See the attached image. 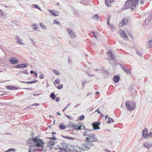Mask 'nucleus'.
I'll return each mask as SVG.
<instances>
[{
    "label": "nucleus",
    "instance_id": "nucleus-12",
    "mask_svg": "<svg viewBox=\"0 0 152 152\" xmlns=\"http://www.w3.org/2000/svg\"><path fill=\"white\" fill-rule=\"evenodd\" d=\"M120 33V35L121 37H124L125 39H128V37L124 31L121 30L119 32Z\"/></svg>",
    "mask_w": 152,
    "mask_h": 152
},
{
    "label": "nucleus",
    "instance_id": "nucleus-33",
    "mask_svg": "<svg viewBox=\"0 0 152 152\" xmlns=\"http://www.w3.org/2000/svg\"><path fill=\"white\" fill-rule=\"evenodd\" d=\"M38 81L37 80H35L32 81H28L26 82V83L27 84H32L36 83Z\"/></svg>",
    "mask_w": 152,
    "mask_h": 152
},
{
    "label": "nucleus",
    "instance_id": "nucleus-25",
    "mask_svg": "<svg viewBox=\"0 0 152 152\" xmlns=\"http://www.w3.org/2000/svg\"><path fill=\"white\" fill-rule=\"evenodd\" d=\"M49 12L51 14L54 16H57V15L56 13V12L54 11V10H49Z\"/></svg>",
    "mask_w": 152,
    "mask_h": 152
},
{
    "label": "nucleus",
    "instance_id": "nucleus-9",
    "mask_svg": "<svg viewBox=\"0 0 152 152\" xmlns=\"http://www.w3.org/2000/svg\"><path fill=\"white\" fill-rule=\"evenodd\" d=\"M28 66V64H19L14 66V67L15 68H23L27 67Z\"/></svg>",
    "mask_w": 152,
    "mask_h": 152
},
{
    "label": "nucleus",
    "instance_id": "nucleus-22",
    "mask_svg": "<svg viewBox=\"0 0 152 152\" xmlns=\"http://www.w3.org/2000/svg\"><path fill=\"white\" fill-rule=\"evenodd\" d=\"M129 103H130V105L131 106V107L133 110L135 108L136 106L135 103L133 102H130Z\"/></svg>",
    "mask_w": 152,
    "mask_h": 152
},
{
    "label": "nucleus",
    "instance_id": "nucleus-54",
    "mask_svg": "<svg viewBox=\"0 0 152 152\" xmlns=\"http://www.w3.org/2000/svg\"><path fill=\"white\" fill-rule=\"evenodd\" d=\"M3 12L1 11V12H0V17L1 18H2L3 17Z\"/></svg>",
    "mask_w": 152,
    "mask_h": 152
},
{
    "label": "nucleus",
    "instance_id": "nucleus-35",
    "mask_svg": "<svg viewBox=\"0 0 152 152\" xmlns=\"http://www.w3.org/2000/svg\"><path fill=\"white\" fill-rule=\"evenodd\" d=\"M92 146H91L90 145H89L88 143H87V145H86V146L85 147H86V151L89 150L91 148V147Z\"/></svg>",
    "mask_w": 152,
    "mask_h": 152
},
{
    "label": "nucleus",
    "instance_id": "nucleus-27",
    "mask_svg": "<svg viewBox=\"0 0 152 152\" xmlns=\"http://www.w3.org/2000/svg\"><path fill=\"white\" fill-rule=\"evenodd\" d=\"M147 44L148 48L152 47V40L148 41L147 42Z\"/></svg>",
    "mask_w": 152,
    "mask_h": 152
},
{
    "label": "nucleus",
    "instance_id": "nucleus-23",
    "mask_svg": "<svg viewBox=\"0 0 152 152\" xmlns=\"http://www.w3.org/2000/svg\"><path fill=\"white\" fill-rule=\"evenodd\" d=\"M99 16L97 14L94 15L91 18L93 19L99 20Z\"/></svg>",
    "mask_w": 152,
    "mask_h": 152
},
{
    "label": "nucleus",
    "instance_id": "nucleus-17",
    "mask_svg": "<svg viewBox=\"0 0 152 152\" xmlns=\"http://www.w3.org/2000/svg\"><path fill=\"white\" fill-rule=\"evenodd\" d=\"M55 144V140H50L47 143V146L49 147L50 146H53Z\"/></svg>",
    "mask_w": 152,
    "mask_h": 152
},
{
    "label": "nucleus",
    "instance_id": "nucleus-14",
    "mask_svg": "<svg viewBox=\"0 0 152 152\" xmlns=\"http://www.w3.org/2000/svg\"><path fill=\"white\" fill-rule=\"evenodd\" d=\"M114 1V0H106L105 2L106 6L110 7L111 6V4Z\"/></svg>",
    "mask_w": 152,
    "mask_h": 152
},
{
    "label": "nucleus",
    "instance_id": "nucleus-41",
    "mask_svg": "<svg viewBox=\"0 0 152 152\" xmlns=\"http://www.w3.org/2000/svg\"><path fill=\"white\" fill-rule=\"evenodd\" d=\"M127 75H130L131 73L126 68L124 70Z\"/></svg>",
    "mask_w": 152,
    "mask_h": 152
},
{
    "label": "nucleus",
    "instance_id": "nucleus-4",
    "mask_svg": "<svg viewBox=\"0 0 152 152\" xmlns=\"http://www.w3.org/2000/svg\"><path fill=\"white\" fill-rule=\"evenodd\" d=\"M100 124V122L99 121H96L92 124V126H93V129L94 130H98L100 129L99 127Z\"/></svg>",
    "mask_w": 152,
    "mask_h": 152
},
{
    "label": "nucleus",
    "instance_id": "nucleus-15",
    "mask_svg": "<svg viewBox=\"0 0 152 152\" xmlns=\"http://www.w3.org/2000/svg\"><path fill=\"white\" fill-rule=\"evenodd\" d=\"M125 105L126 108L130 111H132L133 110L131 106L130 105V103H129V102H126L125 103Z\"/></svg>",
    "mask_w": 152,
    "mask_h": 152
},
{
    "label": "nucleus",
    "instance_id": "nucleus-51",
    "mask_svg": "<svg viewBox=\"0 0 152 152\" xmlns=\"http://www.w3.org/2000/svg\"><path fill=\"white\" fill-rule=\"evenodd\" d=\"M79 148L82 151H86V149L85 148H84L83 147H80Z\"/></svg>",
    "mask_w": 152,
    "mask_h": 152
},
{
    "label": "nucleus",
    "instance_id": "nucleus-45",
    "mask_svg": "<svg viewBox=\"0 0 152 152\" xmlns=\"http://www.w3.org/2000/svg\"><path fill=\"white\" fill-rule=\"evenodd\" d=\"M54 83L55 84H59L60 83V81L58 79H56L54 81Z\"/></svg>",
    "mask_w": 152,
    "mask_h": 152
},
{
    "label": "nucleus",
    "instance_id": "nucleus-44",
    "mask_svg": "<svg viewBox=\"0 0 152 152\" xmlns=\"http://www.w3.org/2000/svg\"><path fill=\"white\" fill-rule=\"evenodd\" d=\"M53 72L55 74L57 75H59L60 74V73L58 72V71L56 70H53Z\"/></svg>",
    "mask_w": 152,
    "mask_h": 152
},
{
    "label": "nucleus",
    "instance_id": "nucleus-2",
    "mask_svg": "<svg viewBox=\"0 0 152 152\" xmlns=\"http://www.w3.org/2000/svg\"><path fill=\"white\" fill-rule=\"evenodd\" d=\"M95 134H89L88 137L86 138V142L88 143L91 146H93L94 144L92 142L98 141L97 138L95 137Z\"/></svg>",
    "mask_w": 152,
    "mask_h": 152
},
{
    "label": "nucleus",
    "instance_id": "nucleus-43",
    "mask_svg": "<svg viewBox=\"0 0 152 152\" xmlns=\"http://www.w3.org/2000/svg\"><path fill=\"white\" fill-rule=\"evenodd\" d=\"M87 82V80H82L81 81V83L82 84V86H83V87L84 86V84L86 83Z\"/></svg>",
    "mask_w": 152,
    "mask_h": 152
},
{
    "label": "nucleus",
    "instance_id": "nucleus-37",
    "mask_svg": "<svg viewBox=\"0 0 152 152\" xmlns=\"http://www.w3.org/2000/svg\"><path fill=\"white\" fill-rule=\"evenodd\" d=\"M10 151H12L13 152L15 151V149L14 148H10L7 150V151H5V152H9Z\"/></svg>",
    "mask_w": 152,
    "mask_h": 152
},
{
    "label": "nucleus",
    "instance_id": "nucleus-63",
    "mask_svg": "<svg viewBox=\"0 0 152 152\" xmlns=\"http://www.w3.org/2000/svg\"><path fill=\"white\" fill-rule=\"evenodd\" d=\"M95 111L97 112L98 114L100 113H101V112L99 111V110L98 109L96 110Z\"/></svg>",
    "mask_w": 152,
    "mask_h": 152
},
{
    "label": "nucleus",
    "instance_id": "nucleus-20",
    "mask_svg": "<svg viewBox=\"0 0 152 152\" xmlns=\"http://www.w3.org/2000/svg\"><path fill=\"white\" fill-rule=\"evenodd\" d=\"M15 39H16V42H17V43H18V44H20V45L23 44V43L21 42L22 40L20 39H19L18 36H16V37L15 38Z\"/></svg>",
    "mask_w": 152,
    "mask_h": 152
},
{
    "label": "nucleus",
    "instance_id": "nucleus-7",
    "mask_svg": "<svg viewBox=\"0 0 152 152\" xmlns=\"http://www.w3.org/2000/svg\"><path fill=\"white\" fill-rule=\"evenodd\" d=\"M66 31L68 32V35L71 38H74L76 37V35L75 34V33L70 28H68L66 30Z\"/></svg>",
    "mask_w": 152,
    "mask_h": 152
},
{
    "label": "nucleus",
    "instance_id": "nucleus-46",
    "mask_svg": "<svg viewBox=\"0 0 152 152\" xmlns=\"http://www.w3.org/2000/svg\"><path fill=\"white\" fill-rule=\"evenodd\" d=\"M63 86L62 84H60L59 86H58L57 87V88L59 89H61L62 88H63Z\"/></svg>",
    "mask_w": 152,
    "mask_h": 152
},
{
    "label": "nucleus",
    "instance_id": "nucleus-1",
    "mask_svg": "<svg viewBox=\"0 0 152 152\" xmlns=\"http://www.w3.org/2000/svg\"><path fill=\"white\" fill-rule=\"evenodd\" d=\"M32 141L34 143V146L35 147L42 148V149L40 150V151L43 150L45 143L43 141V140L39 138L38 137L36 136L33 138H30L27 140L28 144L31 143Z\"/></svg>",
    "mask_w": 152,
    "mask_h": 152
},
{
    "label": "nucleus",
    "instance_id": "nucleus-26",
    "mask_svg": "<svg viewBox=\"0 0 152 152\" xmlns=\"http://www.w3.org/2000/svg\"><path fill=\"white\" fill-rule=\"evenodd\" d=\"M66 148H59L60 151L58 152H68L66 149Z\"/></svg>",
    "mask_w": 152,
    "mask_h": 152
},
{
    "label": "nucleus",
    "instance_id": "nucleus-32",
    "mask_svg": "<svg viewBox=\"0 0 152 152\" xmlns=\"http://www.w3.org/2000/svg\"><path fill=\"white\" fill-rule=\"evenodd\" d=\"M114 121L113 119L110 118H109L107 121V123L110 124L112 122H113Z\"/></svg>",
    "mask_w": 152,
    "mask_h": 152
},
{
    "label": "nucleus",
    "instance_id": "nucleus-30",
    "mask_svg": "<svg viewBox=\"0 0 152 152\" xmlns=\"http://www.w3.org/2000/svg\"><path fill=\"white\" fill-rule=\"evenodd\" d=\"M61 144L63 145V148H66V147H67V145H68L64 141L61 142Z\"/></svg>",
    "mask_w": 152,
    "mask_h": 152
},
{
    "label": "nucleus",
    "instance_id": "nucleus-52",
    "mask_svg": "<svg viewBox=\"0 0 152 152\" xmlns=\"http://www.w3.org/2000/svg\"><path fill=\"white\" fill-rule=\"evenodd\" d=\"M34 27V28L35 29H37L38 28V27L37 26V24H34L33 26Z\"/></svg>",
    "mask_w": 152,
    "mask_h": 152
},
{
    "label": "nucleus",
    "instance_id": "nucleus-48",
    "mask_svg": "<svg viewBox=\"0 0 152 152\" xmlns=\"http://www.w3.org/2000/svg\"><path fill=\"white\" fill-rule=\"evenodd\" d=\"M85 72L86 74L88 75L89 77H94V75L89 74L86 71H85Z\"/></svg>",
    "mask_w": 152,
    "mask_h": 152
},
{
    "label": "nucleus",
    "instance_id": "nucleus-42",
    "mask_svg": "<svg viewBox=\"0 0 152 152\" xmlns=\"http://www.w3.org/2000/svg\"><path fill=\"white\" fill-rule=\"evenodd\" d=\"M32 5L34 6V7L35 8L37 9L40 10H41L40 8L37 4H33Z\"/></svg>",
    "mask_w": 152,
    "mask_h": 152
},
{
    "label": "nucleus",
    "instance_id": "nucleus-36",
    "mask_svg": "<svg viewBox=\"0 0 152 152\" xmlns=\"http://www.w3.org/2000/svg\"><path fill=\"white\" fill-rule=\"evenodd\" d=\"M85 116L83 115H82L80 116L78 119L80 121H82L84 119Z\"/></svg>",
    "mask_w": 152,
    "mask_h": 152
},
{
    "label": "nucleus",
    "instance_id": "nucleus-50",
    "mask_svg": "<svg viewBox=\"0 0 152 152\" xmlns=\"http://www.w3.org/2000/svg\"><path fill=\"white\" fill-rule=\"evenodd\" d=\"M44 76L43 74H42L39 76V77L41 79H43L44 78Z\"/></svg>",
    "mask_w": 152,
    "mask_h": 152
},
{
    "label": "nucleus",
    "instance_id": "nucleus-8",
    "mask_svg": "<svg viewBox=\"0 0 152 152\" xmlns=\"http://www.w3.org/2000/svg\"><path fill=\"white\" fill-rule=\"evenodd\" d=\"M9 61L11 64H15L18 62V61L16 58H14L13 57H10L9 59Z\"/></svg>",
    "mask_w": 152,
    "mask_h": 152
},
{
    "label": "nucleus",
    "instance_id": "nucleus-58",
    "mask_svg": "<svg viewBox=\"0 0 152 152\" xmlns=\"http://www.w3.org/2000/svg\"><path fill=\"white\" fill-rule=\"evenodd\" d=\"M39 104L38 103H34L33 104H32L31 106H38L39 105Z\"/></svg>",
    "mask_w": 152,
    "mask_h": 152
},
{
    "label": "nucleus",
    "instance_id": "nucleus-53",
    "mask_svg": "<svg viewBox=\"0 0 152 152\" xmlns=\"http://www.w3.org/2000/svg\"><path fill=\"white\" fill-rule=\"evenodd\" d=\"M67 139H69V140H72L75 139L74 138L72 137H69V136H67Z\"/></svg>",
    "mask_w": 152,
    "mask_h": 152
},
{
    "label": "nucleus",
    "instance_id": "nucleus-34",
    "mask_svg": "<svg viewBox=\"0 0 152 152\" xmlns=\"http://www.w3.org/2000/svg\"><path fill=\"white\" fill-rule=\"evenodd\" d=\"M151 17H148L145 20V23L146 25L149 24V21L150 20V19L151 18Z\"/></svg>",
    "mask_w": 152,
    "mask_h": 152
},
{
    "label": "nucleus",
    "instance_id": "nucleus-29",
    "mask_svg": "<svg viewBox=\"0 0 152 152\" xmlns=\"http://www.w3.org/2000/svg\"><path fill=\"white\" fill-rule=\"evenodd\" d=\"M51 98L53 99H54L56 97V96L54 93V92L52 93L50 95Z\"/></svg>",
    "mask_w": 152,
    "mask_h": 152
},
{
    "label": "nucleus",
    "instance_id": "nucleus-47",
    "mask_svg": "<svg viewBox=\"0 0 152 152\" xmlns=\"http://www.w3.org/2000/svg\"><path fill=\"white\" fill-rule=\"evenodd\" d=\"M53 22H54V24H56L57 25L60 24L59 22L57 20H54Z\"/></svg>",
    "mask_w": 152,
    "mask_h": 152
},
{
    "label": "nucleus",
    "instance_id": "nucleus-62",
    "mask_svg": "<svg viewBox=\"0 0 152 152\" xmlns=\"http://www.w3.org/2000/svg\"><path fill=\"white\" fill-rule=\"evenodd\" d=\"M113 63L114 64H116V61L115 60H113Z\"/></svg>",
    "mask_w": 152,
    "mask_h": 152
},
{
    "label": "nucleus",
    "instance_id": "nucleus-64",
    "mask_svg": "<svg viewBox=\"0 0 152 152\" xmlns=\"http://www.w3.org/2000/svg\"><path fill=\"white\" fill-rule=\"evenodd\" d=\"M83 129H84V130H87V129H86V128L85 126L84 125H83Z\"/></svg>",
    "mask_w": 152,
    "mask_h": 152
},
{
    "label": "nucleus",
    "instance_id": "nucleus-18",
    "mask_svg": "<svg viewBox=\"0 0 152 152\" xmlns=\"http://www.w3.org/2000/svg\"><path fill=\"white\" fill-rule=\"evenodd\" d=\"M128 20L127 18H124L122 20V23H121L120 24V25L121 23H122V25H124L127 24V22Z\"/></svg>",
    "mask_w": 152,
    "mask_h": 152
},
{
    "label": "nucleus",
    "instance_id": "nucleus-31",
    "mask_svg": "<svg viewBox=\"0 0 152 152\" xmlns=\"http://www.w3.org/2000/svg\"><path fill=\"white\" fill-rule=\"evenodd\" d=\"M87 0H81V1H80L81 3L84 5H87L88 3L87 2Z\"/></svg>",
    "mask_w": 152,
    "mask_h": 152
},
{
    "label": "nucleus",
    "instance_id": "nucleus-19",
    "mask_svg": "<svg viewBox=\"0 0 152 152\" xmlns=\"http://www.w3.org/2000/svg\"><path fill=\"white\" fill-rule=\"evenodd\" d=\"M102 70L103 71V73L105 74L104 77L105 78H107L108 76H109L110 73L108 71L102 69Z\"/></svg>",
    "mask_w": 152,
    "mask_h": 152
},
{
    "label": "nucleus",
    "instance_id": "nucleus-5",
    "mask_svg": "<svg viewBox=\"0 0 152 152\" xmlns=\"http://www.w3.org/2000/svg\"><path fill=\"white\" fill-rule=\"evenodd\" d=\"M75 147L73 145H68L66 147L69 150L68 152H81L78 151L75 148H74Z\"/></svg>",
    "mask_w": 152,
    "mask_h": 152
},
{
    "label": "nucleus",
    "instance_id": "nucleus-28",
    "mask_svg": "<svg viewBox=\"0 0 152 152\" xmlns=\"http://www.w3.org/2000/svg\"><path fill=\"white\" fill-rule=\"evenodd\" d=\"M63 123H61L59 125V128L62 130H63L65 129V127H66V126H64L63 125Z\"/></svg>",
    "mask_w": 152,
    "mask_h": 152
},
{
    "label": "nucleus",
    "instance_id": "nucleus-10",
    "mask_svg": "<svg viewBox=\"0 0 152 152\" xmlns=\"http://www.w3.org/2000/svg\"><path fill=\"white\" fill-rule=\"evenodd\" d=\"M148 129L145 128L142 131V136L144 138H148Z\"/></svg>",
    "mask_w": 152,
    "mask_h": 152
},
{
    "label": "nucleus",
    "instance_id": "nucleus-24",
    "mask_svg": "<svg viewBox=\"0 0 152 152\" xmlns=\"http://www.w3.org/2000/svg\"><path fill=\"white\" fill-rule=\"evenodd\" d=\"M137 54L140 56H142V50H136Z\"/></svg>",
    "mask_w": 152,
    "mask_h": 152
},
{
    "label": "nucleus",
    "instance_id": "nucleus-39",
    "mask_svg": "<svg viewBox=\"0 0 152 152\" xmlns=\"http://www.w3.org/2000/svg\"><path fill=\"white\" fill-rule=\"evenodd\" d=\"M84 132L83 134V136H88V131L87 130H84Z\"/></svg>",
    "mask_w": 152,
    "mask_h": 152
},
{
    "label": "nucleus",
    "instance_id": "nucleus-16",
    "mask_svg": "<svg viewBox=\"0 0 152 152\" xmlns=\"http://www.w3.org/2000/svg\"><path fill=\"white\" fill-rule=\"evenodd\" d=\"M120 79V77L118 75L115 76L113 78V81L115 83H118L119 80Z\"/></svg>",
    "mask_w": 152,
    "mask_h": 152
},
{
    "label": "nucleus",
    "instance_id": "nucleus-3",
    "mask_svg": "<svg viewBox=\"0 0 152 152\" xmlns=\"http://www.w3.org/2000/svg\"><path fill=\"white\" fill-rule=\"evenodd\" d=\"M66 127H69L70 128H71L72 127H73L75 129L77 130H81V128L82 127V125H80L79 126H78L76 124L73 123V124H68L66 126Z\"/></svg>",
    "mask_w": 152,
    "mask_h": 152
},
{
    "label": "nucleus",
    "instance_id": "nucleus-11",
    "mask_svg": "<svg viewBox=\"0 0 152 152\" xmlns=\"http://www.w3.org/2000/svg\"><path fill=\"white\" fill-rule=\"evenodd\" d=\"M132 3V10H133L138 2V0H131Z\"/></svg>",
    "mask_w": 152,
    "mask_h": 152
},
{
    "label": "nucleus",
    "instance_id": "nucleus-59",
    "mask_svg": "<svg viewBox=\"0 0 152 152\" xmlns=\"http://www.w3.org/2000/svg\"><path fill=\"white\" fill-rule=\"evenodd\" d=\"M93 34L94 36L96 38V33L94 32H93Z\"/></svg>",
    "mask_w": 152,
    "mask_h": 152
},
{
    "label": "nucleus",
    "instance_id": "nucleus-6",
    "mask_svg": "<svg viewBox=\"0 0 152 152\" xmlns=\"http://www.w3.org/2000/svg\"><path fill=\"white\" fill-rule=\"evenodd\" d=\"M131 1V0H128L126 1L124 6V9H127L131 7L132 10V3Z\"/></svg>",
    "mask_w": 152,
    "mask_h": 152
},
{
    "label": "nucleus",
    "instance_id": "nucleus-60",
    "mask_svg": "<svg viewBox=\"0 0 152 152\" xmlns=\"http://www.w3.org/2000/svg\"><path fill=\"white\" fill-rule=\"evenodd\" d=\"M65 115L67 117L70 119H72V118H71V116L70 115H67L66 114H65Z\"/></svg>",
    "mask_w": 152,
    "mask_h": 152
},
{
    "label": "nucleus",
    "instance_id": "nucleus-13",
    "mask_svg": "<svg viewBox=\"0 0 152 152\" xmlns=\"http://www.w3.org/2000/svg\"><path fill=\"white\" fill-rule=\"evenodd\" d=\"M110 50L107 53H108V56L109 57L111 58L110 60V61H109V62H110V63H111V64H112V63H111L110 61L111 60H114L115 58V56L113 55V54L111 53L110 52Z\"/></svg>",
    "mask_w": 152,
    "mask_h": 152
},
{
    "label": "nucleus",
    "instance_id": "nucleus-38",
    "mask_svg": "<svg viewBox=\"0 0 152 152\" xmlns=\"http://www.w3.org/2000/svg\"><path fill=\"white\" fill-rule=\"evenodd\" d=\"M41 28L43 29H46V27L44 25L41 23H40L39 24Z\"/></svg>",
    "mask_w": 152,
    "mask_h": 152
},
{
    "label": "nucleus",
    "instance_id": "nucleus-57",
    "mask_svg": "<svg viewBox=\"0 0 152 152\" xmlns=\"http://www.w3.org/2000/svg\"><path fill=\"white\" fill-rule=\"evenodd\" d=\"M60 101V98L59 97H57L56 98V101L57 102H59Z\"/></svg>",
    "mask_w": 152,
    "mask_h": 152
},
{
    "label": "nucleus",
    "instance_id": "nucleus-61",
    "mask_svg": "<svg viewBox=\"0 0 152 152\" xmlns=\"http://www.w3.org/2000/svg\"><path fill=\"white\" fill-rule=\"evenodd\" d=\"M109 27L112 29L114 28V26L113 25H110L109 26Z\"/></svg>",
    "mask_w": 152,
    "mask_h": 152
},
{
    "label": "nucleus",
    "instance_id": "nucleus-55",
    "mask_svg": "<svg viewBox=\"0 0 152 152\" xmlns=\"http://www.w3.org/2000/svg\"><path fill=\"white\" fill-rule=\"evenodd\" d=\"M148 137L149 136H150V137H152V132H150L148 134Z\"/></svg>",
    "mask_w": 152,
    "mask_h": 152
},
{
    "label": "nucleus",
    "instance_id": "nucleus-49",
    "mask_svg": "<svg viewBox=\"0 0 152 152\" xmlns=\"http://www.w3.org/2000/svg\"><path fill=\"white\" fill-rule=\"evenodd\" d=\"M144 145L145 147H147L148 148H149L151 147L149 145H148V144L147 143L144 144Z\"/></svg>",
    "mask_w": 152,
    "mask_h": 152
},
{
    "label": "nucleus",
    "instance_id": "nucleus-40",
    "mask_svg": "<svg viewBox=\"0 0 152 152\" xmlns=\"http://www.w3.org/2000/svg\"><path fill=\"white\" fill-rule=\"evenodd\" d=\"M47 138L48 139L52 140H55L56 139V137L54 136H53V137H48Z\"/></svg>",
    "mask_w": 152,
    "mask_h": 152
},
{
    "label": "nucleus",
    "instance_id": "nucleus-56",
    "mask_svg": "<svg viewBox=\"0 0 152 152\" xmlns=\"http://www.w3.org/2000/svg\"><path fill=\"white\" fill-rule=\"evenodd\" d=\"M22 72L23 73H24V74H28V72H27V70H26L25 71H23Z\"/></svg>",
    "mask_w": 152,
    "mask_h": 152
},
{
    "label": "nucleus",
    "instance_id": "nucleus-21",
    "mask_svg": "<svg viewBox=\"0 0 152 152\" xmlns=\"http://www.w3.org/2000/svg\"><path fill=\"white\" fill-rule=\"evenodd\" d=\"M6 87L10 90H15L18 89V88L14 86H6Z\"/></svg>",
    "mask_w": 152,
    "mask_h": 152
}]
</instances>
